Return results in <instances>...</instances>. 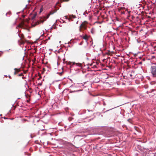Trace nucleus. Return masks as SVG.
<instances>
[{"instance_id":"603ef678","label":"nucleus","mask_w":156,"mask_h":156,"mask_svg":"<svg viewBox=\"0 0 156 156\" xmlns=\"http://www.w3.org/2000/svg\"><path fill=\"white\" fill-rule=\"evenodd\" d=\"M23 17H25V16H23Z\"/></svg>"},{"instance_id":"7ed1b4c3","label":"nucleus","mask_w":156,"mask_h":156,"mask_svg":"<svg viewBox=\"0 0 156 156\" xmlns=\"http://www.w3.org/2000/svg\"><path fill=\"white\" fill-rule=\"evenodd\" d=\"M14 70H15V71L14 72V75H16V71H17V72H19L20 70V69H17V68H15L14 69Z\"/></svg>"},{"instance_id":"412c9836","label":"nucleus","mask_w":156,"mask_h":156,"mask_svg":"<svg viewBox=\"0 0 156 156\" xmlns=\"http://www.w3.org/2000/svg\"><path fill=\"white\" fill-rule=\"evenodd\" d=\"M140 53V52H138V53H135V54H134V56H136V55L138 54V53Z\"/></svg>"},{"instance_id":"6ab92c4d","label":"nucleus","mask_w":156,"mask_h":156,"mask_svg":"<svg viewBox=\"0 0 156 156\" xmlns=\"http://www.w3.org/2000/svg\"><path fill=\"white\" fill-rule=\"evenodd\" d=\"M62 73H63V72H61V73H58H58H57V74H60V75H62Z\"/></svg>"},{"instance_id":"c9c22d12","label":"nucleus","mask_w":156,"mask_h":156,"mask_svg":"<svg viewBox=\"0 0 156 156\" xmlns=\"http://www.w3.org/2000/svg\"><path fill=\"white\" fill-rule=\"evenodd\" d=\"M20 13V12H17V13H16V14H18V13Z\"/></svg>"},{"instance_id":"b1692460","label":"nucleus","mask_w":156,"mask_h":156,"mask_svg":"<svg viewBox=\"0 0 156 156\" xmlns=\"http://www.w3.org/2000/svg\"><path fill=\"white\" fill-rule=\"evenodd\" d=\"M38 85H39L40 86H41L42 85V83H39Z\"/></svg>"},{"instance_id":"5701e85b","label":"nucleus","mask_w":156,"mask_h":156,"mask_svg":"<svg viewBox=\"0 0 156 156\" xmlns=\"http://www.w3.org/2000/svg\"><path fill=\"white\" fill-rule=\"evenodd\" d=\"M17 34L18 35V36H19V37L21 38L20 36V35L18 33V32L17 33Z\"/></svg>"},{"instance_id":"79ce46f5","label":"nucleus","mask_w":156,"mask_h":156,"mask_svg":"<svg viewBox=\"0 0 156 156\" xmlns=\"http://www.w3.org/2000/svg\"><path fill=\"white\" fill-rule=\"evenodd\" d=\"M130 76H132V74H130Z\"/></svg>"},{"instance_id":"473e14b6","label":"nucleus","mask_w":156,"mask_h":156,"mask_svg":"<svg viewBox=\"0 0 156 156\" xmlns=\"http://www.w3.org/2000/svg\"><path fill=\"white\" fill-rule=\"evenodd\" d=\"M155 58V56H152V58Z\"/></svg>"},{"instance_id":"c85d7f7f","label":"nucleus","mask_w":156,"mask_h":156,"mask_svg":"<svg viewBox=\"0 0 156 156\" xmlns=\"http://www.w3.org/2000/svg\"><path fill=\"white\" fill-rule=\"evenodd\" d=\"M65 1L67 2L69 0H64Z\"/></svg>"},{"instance_id":"2eb2a0df","label":"nucleus","mask_w":156,"mask_h":156,"mask_svg":"<svg viewBox=\"0 0 156 156\" xmlns=\"http://www.w3.org/2000/svg\"><path fill=\"white\" fill-rule=\"evenodd\" d=\"M69 45H70V47H72L73 46V44L72 43H71L70 44H69Z\"/></svg>"},{"instance_id":"13d9d810","label":"nucleus","mask_w":156,"mask_h":156,"mask_svg":"<svg viewBox=\"0 0 156 156\" xmlns=\"http://www.w3.org/2000/svg\"><path fill=\"white\" fill-rule=\"evenodd\" d=\"M147 93H148V91H147Z\"/></svg>"},{"instance_id":"09e8293b","label":"nucleus","mask_w":156,"mask_h":156,"mask_svg":"<svg viewBox=\"0 0 156 156\" xmlns=\"http://www.w3.org/2000/svg\"><path fill=\"white\" fill-rule=\"evenodd\" d=\"M7 13H6V14H5V15H6V16H7Z\"/></svg>"},{"instance_id":"1a4fd4ad","label":"nucleus","mask_w":156,"mask_h":156,"mask_svg":"<svg viewBox=\"0 0 156 156\" xmlns=\"http://www.w3.org/2000/svg\"><path fill=\"white\" fill-rule=\"evenodd\" d=\"M116 108V107H114V108ZM113 108H112V109H110L108 110H106V111L104 112H103L102 113H105V112H108V111H110V110H111L112 109H113Z\"/></svg>"},{"instance_id":"864d4df0","label":"nucleus","mask_w":156,"mask_h":156,"mask_svg":"<svg viewBox=\"0 0 156 156\" xmlns=\"http://www.w3.org/2000/svg\"><path fill=\"white\" fill-rule=\"evenodd\" d=\"M20 99V98H18V99Z\"/></svg>"},{"instance_id":"a18cd8bd","label":"nucleus","mask_w":156,"mask_h":156,"mask_svg":"<svg viewBox=\"0 0 156 156\" xmlns=\"http://www.w3.org/2000/svg\"><path fill=\"white\" fill-rule=\"evenodd\" d=\"M5 76H6L7 77V75H5Z\"/></svg>"},{"instance_id":"37998d69","label":"nucleus","mask_w":156,"mask_h":156,"mask_svg":"<svg viewBox=\"0 0 156 156\" xmlns=\"http://www.w3.org/2000/svg\"><path fill=\"white\" fill-rule=\"evenodd\" d=\"M108 113L109 114H111L110 113Z\"/></svg>"},{"instance_id":"423d86ee","label":"nucleus","mask_w":156,"mask_h":156,"mask_svg":"<svg viewBox=\"0 0 156 156\" xmlns=\"http://www.w3.org/2000/svg\"><path fill=\"white\" fill-rule=\"evenodd\" d=\"M56 11H55V12H52V11H51V12H50V13H49V15H52L55 12H56Z\"/></svg>"},{"instance_id":"2f4dec72","label":"nucleus","mask_w":156,"mask_h":156,"mask_svg":"<svg viewBox=\"0 0 156 156\" xmlns=\"http://www.w3.org/2000/svg\"><path fill=\"white\" fill-rule=\"evenodd\" d=\"M68 47H70V45L69 44L68 46H67Z\"/></svg>"},{"instance_id":"58836bf2","label":"nucleus","mask_w":156,"mask_h":156,"mask_svg":"<svg viewBox=\"0 0 156 156\" xmlns=\"http://www.w3.org/2000/svg\"><path fill=\"white\" fill-rule=\"evenodd\" d=\"M73 86V85H71L70 87H72Z\"/></svg>"},{"instance_id":"8fccbe9b","label":"nucleus","mask_w":156,"mask_h":156,"mask_svg":"<svg viewBox=\"0 0 156 156\" xmlns=\"http://www.w3.org/2000/svg\"><path fill=\"white\" fill-rule=\"evenodd\" d=\"M22 78L23 79L24 78V77H22Z\"/></svg>"},{"instance_id":"9b49d317","label":"nucleus","mask_w":156,"mask_h":156,"mask_svg":"<svg viewBox=\"0 0 156 156\" xmlns=\"http://www.w3.org/2000/svg\"><path fill=\"white\" fill-rule=\"evenodd\" d=\"M71 43H72L71 42V41H69V42H68V43H65V44H71Z\"/></svg>"},{"instance_id":"f3484780","label":"nucleus","mask_w":156,"mask_h":156,"mask_svg":"<svg viewBox=\"0 0 156 156\" xmlns=\"http://www.w3.org/2000/svg\"><path fill=\"white\" fill-rule=\"evenodd\" d=\"M50 16V15H49V14H48V15L47 16V18H46V19H48V17H49V16Z\"/></svg>"},{"instance_id":"4be33fe9","label":"nucleus","mask_w":156,"mask_h":156,"mask_svg":"<svg viewBox=\"0 0 156 156\" xmlns=\"http://www.w3.org/2000/svg\"><path fill=\"white\" fill-rule=\"evenodd\" d=\"M98 103H99V105L100 104V103L98 101L97 102L95 103V105H96V104H97Z\"/></svg>"},{"instance_id":"393cba45","label":"nucleus","mask_w":156,"mask_h":156,"mask_svg":"<svg viewBox=\"0 0 156 156\" xmlns=\"http://www.w3.org/2000/svg\"><path fill=\"white\" fill-rule=\"evenodd\" d=\"M55 23L53 24V25L52 26V27L50 28V29H51L52 28V27L54 26V24H55Z\"/></svg>"},{"instance_id":"c756f323","label":"nucleus","mask_w":156,"mask_h":156,"mask_svg":"<svg viewBox=\"0 0 156 156\" xmlns=\"http://www.w3.org/2000/svg\"><path fill=\"white\" fill-rule=\"evenodd\" d=\"M25 97H26V98H27V95L25 93Z\"/></svg>"},{"instance_id":"9d476101","label":"nucleus","mask_w":156,"mask_h":156,"mask_svg":"<svg viewBox=\"0 0 156 156\" xmlns=\"http://www.w3.org/2000/svg\"><path fill=\"white\" fill-rule=\"evenodd\" d=\"M94 30L93 28H92L91 29V32L92 34H93L94 33Z\"/></svg>"},{"instance_id":"4c0bfd02","label":"nucleus","mask_w":156,"mask_h":156,"mask_svg":"<svg viewBox=\"0 0 156 156\" xmlns=\"http://www.w3.org/2000/svg\"><path fill=\"white\" fill-rule=\"evenodd\" d=\"M22 24L23 25H24V23L23 22L22 23Z\"/></svg>"},{"instance_id":"49530a36","label":"nucleus","mask_w":156,"mask_h":156,"mask_svg":"<svg viewBox=\"0 0 156 156\" xmlns=\"http://www.w3.org/2000/svg\"><path fill=\"white\" fill-rule=\"evenodd\" d=\"M105 108H104V109H103V111H104V110H105Z\"/></svg>"},{"instance_id":"6e6552de","label":"nucleus","mask_w":156,"mask_h":156,"mask_svg":"<svg viewBox=\"0 0 156 156\" xmlns=\"http://www.w3.org/2000/svg\"><path fill=\"white\" fill-rule=\"evenodd\" d=\"M36 16V14H34L33 16L32 17V20H33L34 19Z\"/></svg>"},{"instance_id":"3c124183","label":"nucleus","mask_w":156,"mask_h":156,"mask_svg":"<svg viewBox=\"0 0 156 156\" xmlns=\"http://www.w3.org/2000/svg\"><path fill=\"white\" fill-rule=\"evenodd\" d=\"M61 43V41H59V43Z\"/></svg>"},{"instance_id":"39448f33","label":"nucleus","mask_w":156,"mask_h":156,"mask_svg":"<svg viewBox=\"0 0 156 156\" xmlns=\"http://www.w3.org/2000/svg\"><path fill=\"white\" fill-rule=\"evenodd\" d=\"M83 38L84 40H85L86 41V42H87V41L88 40V39L87 37L86 36H83Z\"/></svg>"},{"instance_id":"f8f14e48","label":"nucleus","mask_w":156,"mask_h":156,"mask_svg":"<svg viewBox=\"0 0 156 156\" xmlns=\"http://www.w3.org/2000/svg\"><path fill=\"white\" fill-rule=\"evenodd\" d=\"M27 4L26 5V6L25 7V8L22 11V12H23V11H24V10L27 7Z\"/></svg>"},{"instance_id":"5fc2aeb1","label":"nucleus","mask_w":156,"mask_h":156,"mask_svg":"<svg viewBox=\"0 0 156 156\" xmlns=\"http://www.w3.org/2000/svg\"><path fill=\"white\" fill-rule=\"evenodd\" d=\"M9 51V50H7L8 51Z\"/></svg>"},{"instance_id":"f03ea898","label":"nucleus","mask_w":156,"mask_h":156,"mask_svg":"<svg viewBox=\"0 0 156 156\" xmlns=\"http://www.w3.org/2000/svg\"><path fill=\"white\" fill-rule=\"evenodd\" d=\"M73 64L74 65H76V66L81 67V68H82V64L80 63H76L75 62H73Z\"/></svg>"},{"instance_id":"ddd939ff","label":"nucleus","mask_w":156,"mask_h":156,"mask_svg":"<svg viewBox=\"0 0 156 156\" xmlns=\"http://www.w3.org/2000/svg\"><path fill=\"white\" fill-rule=\"evenodd\" d=\"M83 41H81L80 43L79 44V45H82L83 44Z\"/></svg>"},{"instance_id":"e433bc0d","label":"nucleus","mask_w":156,"mask_h":156,"mask_svg":"<svg viewBox=\"0 0 156 156\" xmlns=\"http://www.w3.org/2000/svg\"><path fill=\"white\" fill-rule=\"evenodd\" d=\"M82 84L81 86H84V85L83 84Z\"/></svg>"},{"instance_id":"7c9ffc66","label":"nucleus","mask_w":156,"mask_h":156,"mask_svg":"<svg viewBox=\"0 0 156 156\" xmlns=\"http://www.w3.org/2000/svg\"><path fill=\"white\" fill-rule=\"evenodd\" d=\"M50 37H48V39L50 40Z\"/></svg>"},{"instance_id":"0eeeda50","label":"nucleus","mask_w":156,"mask_h":156,"mask_svg":"<svg viewBox=\"0 0 156 156\" xmlns=\"http://www.w3.org/2000/svg\"><path fill=\"white\" fill-rule=\"evenodd\" d=\"M87 10H86L85 12L83 13V15H85V16H87Z\"/></svg>"},{"instance_id":"72a5a7b5","label":"nucleus","mask_w":156,"mask_h":156,"mask_svg":"<svg viewBox=\"0 0 156 156\" xmlns=\"http://www.w3.org/2000/svg\"><path fill=\"white\" fill-rule=\"evenodd\" d=\"M3 118H4V119H7V118H5V117H3Z\"/></svg>"},{"instance_id":"ea45409f","label":"nucleus","mask_w":156,"mask_h":156,"mask_svg":"<svg viewBox=\"0 0 156 156\" xmlns=\"http://www.w3.org/2000/svg\"><path fill=\"white\" fill-rule=\"evenodd\" d=\"M87 110L88 111V112H90V110H89L88 109H87Z\"/></svg>"},{"instance_id":"a211bd4d","label":"nucleus","mask_w":156,"mask_h":156,"mask_svg":"<svg viewBox=\"0 0 156 156\" xmlns=\"http://www.w3.org/2000/svg\"><path fill=\"white\" fill-rule=\"evenodd\" d=\"M103 105L104 106L106 105V103H105V102L104 101H103Z\"/></svg>"},{"instance_id":"de8ad7c7","label":"nucleus","mask_w":156,"mask_h":156,"mask_svg":"<svg viewBox=\"0 0 156 156\" xmlns=\"http://www.w3.org/2000/svg\"><path fill=\"white\" fill-rule=\"evenodd\" d=\"M50 135H52V134H51V133H50Z\"/></svg>"},{"instance_id":"f257e3e1","label":"nucleus","mask_w":156,"mask_h":156,"mask_svg":"<svg viewBox=\"0 0 156 156\" xmlns=\"http://www.w3.org/2000/svg\"><path fill=\"white\" fill-rule=\"evenodd\" d=\"M151 73L153 77H156V65L152 66L151 69Z\"/></svg>"},{"instance_id":"c03bdc74","label":"nucleus","mask_w":156,"mask_h":156,"mask_svg":"<svg viewBox=\"0 0 156 156\" xmlns=\"http://www.w3.org/2000/svg\"><path fill=\"white\" fill-rule=\"evenodd\" d=\"M101 117H103V115H101Z\"/></svg>"},{"instance_id":"bb28decb","label":"nucleus","mask_w":156,"mask_h":156,"mask_svg":"<svg viewBox=\"0 0 156 156\" xmlns=\"http://www.w3.org/2000/svg\"><path fill=\"white\" fill-rule=\"evenodd\" d=\"M139 64H142V62H140L139 63Z\"/></svg>"},{"instance_id":"cd10ccee","label":"nucleus","mask_w":156,"mask_h":156,"mask_svg":"<svg viewBox=\"0 0 156 156\" xmlns=\"http://www.w3.org/2000/svg\"><path fill=\"white\" fill-rule=\"evenodd\" d=\"M9 78L10 79H11L12 78H11V76H10V75H9Z\"/></svg>"},{"instance_id":"bf43d9fd","label":"nucleus","mask_w":156,"mask_h":156,"mask_svg":"<svg viewBox=\"0 0 156 156\" xmlns=\"http://www.w3.org/2000/svg\"><path fill=\"white\" fill-rule=\"evenodd\" d=\"M0 52H2V51H0Z\"/></svg>"},{"instance_id":"a878e982","label":"nucleus","mask_w":156,"mask_h":156,"mask_svg":"<svg viewBox=\"0 0 156 156\" xmlns=\"http://www.w3.org/2000/svg\"><path fill=\"white\" fill-rule=\"evenodd\" d=\"M83 24V23H82V24H81V25L80 26V28L81 27V26H82Z\"/></svg>"},{"instance_id":"aec40b11","label":"nucleus","mask_w":156,"mask_h":156,"mask_svg":"<svg viewBox=\"0 0 156 156\" xmlns=\"http://www.w3.org/2000/svg\"><path fill=\"white\" fill-rule=\"evenodd\" d=\"M22 75H23V73H20V74H19L18 75V76H22Z\"/></svg>"},{"instance_id":"20e7f679","label":"nucleus","mask_w":156,"mask_h":156,"mask_svg":"<svg viewBox=\"0 0 156 156\" xmlns=\"http://www.w3.org/2000/svg\"><path fill=\"white\" fill-rule=\"evenodd\" d=\"M70 90V91H69V92L70 93H73V92H78L80 91H81V90Z\"/></svg>"},{"instance_id":"a19ab883","label":"nucleus","mask_w":156,"mask_h":156,"mask_svg":"<svg viewBox=\"0 0 156 156\" xmlns=\"http://www.w3.org/2000/svg\"><path fill=\"white\" fill-rule=\"evenodd\" d=\"M28 2H30V0H28Z\"/></svg>"},{"instance_id":"4468645a","label":"nucleus","mask_w":156,"mask_h":156,"mask_svg":"<svg viewBox=\"0 0 156 156\" xmlns=\"http://www.w3.org/2000/svg\"><path fill=\"white\" fill-rule=\"evenodd\" d=\"M137 42L138 43H140L141 42H144V41H138V40H137Z\"/></svg>"},{"instance_id":"6e6d98bb","label":"nucleus","mask_w":156,"mask_h":156,"mask_svg":"<svg viewBox=\"0 0 156 156\" xmlns=\"http://www.w3.org/2000/svg\"><path fill=\"white\" fill-rule=\"evenodd\" d=\"M88 54V53L86 54V55Z\"/></svg>"},{"instance_id":"dca6fc26","label":"nucleus","mask_w":156,"mask_h":156,"mask_svg":"<svg viewBox=\"0 0 156 156\" xmlns=\"http://www.w3.org/2000/svg\"><path fill=\"white\" fill-rule=\"evenodd\" d=\"M43 11V9L42 8H41L40 9V12H42Z\"/></svg>"},{"instance_id":"4d7b16f0","label":"nucleus","mask_w":156,"mask_h":156,"mask_svg":"<svg viewBox=\"0 0 156 156\" xmlns=\"http://www.w3.org/2000/svg\"><path fill=\"white\" fill-rule=\"evenodd\" d=\"M27 102H28V100H27Z\"/></svg>"},{"instance_id":"f704fd0d","label":"nucleus","mask_w":156,"mask_h":156,"mask_svg":"<svg viewBox=\"0 0 156 156\" xmlns=\"http://www.w3.org/2000/svg\"><path fill=\"white\" fill-rule=\"evenodd\" d=\"M30 137H31V138H33V137H32V135H31V134H30Z\"/></svg>"}]
</instances>
